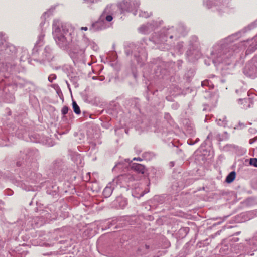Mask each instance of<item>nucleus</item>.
Here are the masks:
<instances>
[{
  "instance_id": "7",
  "label": "nucleus",
  "mask_w": 257,
  "mask_h": 257,
  "mask_svg": "<svg viewBox=\"0 0 257 257\" xmlns=\"http://www.w3.org/2000/svg\"><path fill=\"white\" fill-rule=\"evenodd\" d=\"M249 164L252 166L257 167V159L251 158L250 159Z\"/></svg>"
},
{
  "instance_id": "10",
  "label": "nucleus",
  "mask_w": 257,
  "mask_h": 257,
  "mask_svg": "<svg viewBox=\"0 0 257 257\" xmlns=\"http://www.w3.org/2000/svg\"><path fill=\"white\" fill-rule=\"evenodd\" d=\"M113 19V17L111 15H108L106 17V21H107L108 22H110Z\"/></svg>"
},
{
  "instance_id": "13",
  "label": "nucleus",
  "mask_w": 257,
  "mask_h": 257,
  "mask_svg": "<svg viewBox=\"0 0 257 257\" xmlns=\"http://www.w3.org/2000/svg\"><path fill=\"white\" fill-rule=\"evenodd\" d=\"M253 142V140H252V139H250V140H249V143H250V144L252 143Z\"/></svg>"
},
{
  "instance_id": "5",
  "label": "nucleus",
  "mask_w": 257,
  "mask_h": 257,
  "mask_svg": "<svg viewBox=\"0 0 257 257\" xmlns=\"http://www.w3.org/2000/svg\"><path fill=\"white\" fill-rule=\"evenodd\" d=\"M239 102L241 103V104H245V103H248V105L247 106H245L244 105L243 107H242L243 109H247L248 108H249L251 106L250 104L251 103L250 102V100L249 99H240Z\"/></svg>"
},
{
  "instance_id": "8",
  "label": "nucleus",
  "mask_w": 257,
  "mask_h": 257,
  "mask_svg": "<svg viewBox=\"0 0 257 257\" xmlns=\"http://www.w3.org/2000/svg\"><path fill=\"white\" fill-rule=\"evenodd\" d=\"M103 193L104 195H107L108 196H109L110 193H111V190H110V188H108V187H106L104 190H103Z\"/></svg>"
},
{
  "instance_id": "6",
  "label": "nucleus",
  "mask_w": 257,
  "mask_h": 257,
  "mask_svg": "<svg viewBox=\"0 0 257 257\" xmlns=\"http://www.w3.org/2000/svg\"><path fill=\"white\" fill-rule=\"evenodd\" d=\"M257 49V44H255L254 46L251 47L250 46L249 48L247 49L246 50V54H249L253 52H254L255 50Z\"/></svg>"
},
{
  "instance_id": "12",
  "label": "nucleus",
  "mask_w": 257,
  "mask_h": 257,
  "mask_svg": "<svg viewBox=\"0 0 257 257\" xmlns=\"http://www.w3.org/2000/svg\"><path fill=\"white\" fill-rule=\"evenodd\" d=\"M81 30H84V31H87L88 30V28L87 27H82L81 28Z\"/></svg>"
},
{
  "instance_id": "11",
  "label": "nucleus",
  "mask_w": 257,
  "mask_h": 257,
  "mask_svg": "<svg viewBox=\"0 0 257 257\" xmlns=\"http://www.w3.org/2000/svg\"><path fill=\"white\" fill-rule=\"evenodd\" d=\"M133 160L141 161L142 160V159L141 158H140V157H138V158L135 157V158H133Z\"/></svg>"
},
{
  "instance_id": "9",
  "label": "nucleus",
  "mask_w": 257,
  "mask_h": 257,
  "mask_svg": "<svg viewBox=\"0 0 257 257\" xmlns=\"http://www.w3.org/2000/svg\"><path fill=\"white\" fill-rule=\"evenodd\" d=\"M68 110H69L68 107L67 106H65L62 108L61 112L63 114L65 115L68 113Z\"/></svg>"
},
{
  "instance_id": "15",
  "label": "nucleus",
  "mask_w": 257,
  "mask_h": 257,
  "mask_svg": "<svg viewBox=\"0 0 257 257\" xmlns=\"http://www.w3.org/2000/svg\"><path fill=\"white\" fill-rule=\"evenodd\" d=\"M50 78H51V77H49L48 79H49V80L50 81L52 82V80H50Z\"/></svg>"
},
{
  "instance_id": "1",
  "label": "nucleus",
  "mask_w": 257,
  "mask_h": 257,
  "mask_svg": "<svg viewBox=\"0 0 257 257\" xmlns=\"http://www.w3.org/2000/svg\"><path fill=\"white\" fill-rule=\"evenodd\" d=\"M53 29L54 36L58 41L62 44H65L68 41L67 37V31L63 30V32H62L59 27H55Z\"/></svg>"
},
{
  "instance_id": "14",
  "label": "nucleus",
  "mask_w": 257,
  "mask_h": 257,
  "mask_svg": "<svg viewBox=\"0 0 257 257\" xmlns=\"http://www.w3.org/2000/svg\"><path fill=\"white\" fill-rule=\"evenodd\" d=\"M145 247H146V248L148 249L149 246V245L146 244L145 245Z\"/></svg>"
},
{
  "instance_id": "2",
  "label": "nucleus",
  "mask_w": 257,
  "mask_h": 257,
  "mask_svg": "<svg viewBox=\"0 0 257 257\" xmlns=\"http://www.w3.org/2000/svg\"><path fill=\"white\" fill-rule=\"evenodd\" d=\"M132 168L138 173L144 174L145 173V166L140 164H133Z\"/></svg>"
},
{
  "instance_id": "4",
  "label": "nucleus",
  "mask_w": 257,
  "mask_h": 257,
  "mask_svg": "<svg viewBox=\"0 0 257 257\" xmlns=\"http://www.w3.org/2000/svg\"><path fill=\"white\" fill-rule=\"evenodd\" d=\"M72 106L74 112L77 114H79L81 111L79 106L77 104L75 101H73Z\"/></svg>"
},
{
  "instance_id": "3",
  "label": "nucleus",
  "mask_w": 257,
  "mask_h": 257,
  "mask_svg": "<svg viewBox=\"0 0 257 257\" xmlns=\"http://www.w3.org/2000/svg\"><path fill=\"white\" fill-rule=\"evenodd\" d=\"M236 177V173L234 171H232L230 173L226 178V182L228 183L232 182Z\"/></svg>"
}]
</instances>
